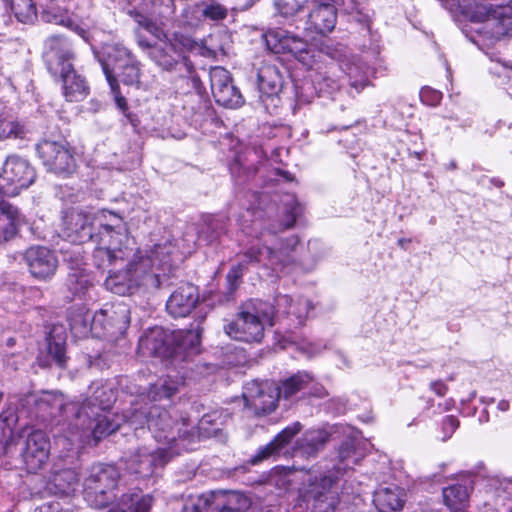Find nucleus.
Returning a JSON list of instances; mask_svg holds the SVG:
<instances>
[{
  "instance_id": "obj_1",
  "label": "nucleus",
  "mask_w": 512,
  "mask_h": 512,
  "mask_svg": "<svg viewBox=\"0 0 512 512\" xmlns=\"http://www.w3.org/2000/svg\"><path fill=\"white\" fill-rule=\"evenodd\" d=\"M62 233L72 243L95 244L93 257L98 267L125 263V269L110 273L105 280L106 288L118 295L159 288L155 269L169 265L174 252L168 241L149 250L132 247L122 218L108 210H69L63 216Z\"/></svg>"
},
{
  "instance_id": "obj_2",
  "label": "nucleus",
  "mask_w": 512,
  "mask_h": 512,
  "mask_svg": "<svg viewBox=\"0 0 512 512\" xmlns=\"http://www.w3.org/2000/svg\"><path fill=\"white\" fill-rule=\"evenodd\" d=\"M174 0H142L129 11L130 16L160 43L150 45L138 38V44L147 50L149 58L159 67L170 70L184 58V52L192 50L195 42L188 34L175 30Z\"/></svg>"
},
{
  "instance_id": "obj_3",
  "label": "nucleus",
  "mask_w": 512,
  "mask_h": 512,
  "mask_svg": "<svg viewBox=\"0 0 512 512\" xmlns=\"http://www.w3.org/2000/svg\"><path fill=\"white\" fill-rule=\"evenodd\" d=\"M472 42L492 45L512 36V1L438 0Z\"/></svg>"
},
{
  "instance_id": "obj_4",
  "label": "nucleus",
  "mask_w": 512,
  "mask_h": 512,
  "mask_svg": "<svg viewBox=\"0 0 512 512\" xmlns=\"http://www.w3.org/2000/svg\"><path fill=\"white\" fill-rule=\"evenodd\" d=\"M285 220L277 229H266L257 236L256 243L252 244L244 253L250 263H257L265 268L268 276L280 277L289 274L294 265V251L299 239L291 235L285 239H278L274 247L268 243L277 232L292 227L301 212L296 198L293 195L285 197Z\"/></svg>"
},
{
  "instance_id": "obj_5",
  "label": "nucleus",
  "mask_w": 512,
  "mask_h": 512,
  "mask_svg": "<svg viewBox=\"0 0 512 512\" xmlns=\"http://www.w3.org/2000/svg\"><path fill=\"white\" fill-rule=\"evenodd\" d=\"M122 419L135 430L143 428L146 424L157 442L166 444V448L179 449V453L182 450L193 449L192 444L197 438L194 426H190L184 420L176 424L175 430V422L171 414L156 404L145 403L142 406L139 403H133L123 413Z\"/></svg>"
},
{
  "instance_id": "obj_6",
  "label": "nucleus",
  "mask_w": 512,
  "mask_h": 512,
  "mask_svg": "<svg viewBox=\"0 0 512 512\" xmlns=\"http://www.w3.org/2000/svg\"><path fill=\"white\" fill-rule=\"evenodd\" d=\"M34 179V170L25 159L9 156L0 173V194L16 196L22 189L28 188ZM22 222L23 218L18 209L0 200V244L11 239Z\"/></svg>"
},
{
  "instance_id": "obj_7",
  "label": "nucleus",
  "mask_w": 512,
  "mask_h": 512,
  "mask_svg": "<svg viewBox=\"0 0 512 512\" xmlns=\"http://www.w3.org/2000/svg\"><path fill=\"white\" fill-rule=\"evenodd\" d=\"M111 403L112 395H108L103 387L97 388L92 398L82 404L76 415L75 426L81 431L75 435L72 433L75 437L72 441L84 443L90 436L99 440L119 429L120 417L108 411Z\"/></svg>"
},
{
  "instance_id": "obj_8",
  "label": "nucleus",
  "mask_w": 512,
  "mask_h": 512,
  "mask_svg": "<svg viewBox=\"0 0 512 512\" xmlns=\"http://www.w3.org/2000/svg\"><path fill=\"white\" fill-rule=\"evenodd\" d=\"M46 49L48 68L53 74L60 75L65 99L69 102L85 99L88 87L85 80L73 69V51L69 41L61 36H51L46 40Z\"/></svg>"
},
{
  "instance_id": "obj_9",
  "label": "nucleus",
  "mask_w": 512,
  "mask_h": 512,
  "mask_svg": "<svg viewBox=\"0 0 512 512\" xmlns=\"http://www.w3.org/2000/svg\"><path fill=\"white\" fill-rule=\"evenodd\" d=\"M200 334L199 326L170 333L155 326L140 341L155 356L185 360L188 356L199 353Z\"/></svg>"
},
{
  "instance_id": "obj_10",
  "label": "nucleus",
  "mask_w": 512,
  "mask_h": 512,
  "mask_svg": "<svg viewBox=\"0 0 512 512\" xmlns=\"http://www.w3.org/2000/svg\"><path fill=\"white\" fill-rule=\"evenodd\" d=\"M119 480L120 473L113 465L98 464L91 467L83 484L85 501L95 508L113 503L119 491Z\"/></svg>"
},
{
  "instance_id": "obj_11",
  "label": "nucleus",
  "mask_w": 512,
  "mask_h": 512,
  "mask_svg": "<svg viewBox=\"0 0 512 512\" xmlns=\"http://www.w3.org/2000/svg\"><path fill=\"white\" fill-rule=\"evenodd\" d=\"M263 39L271 52L289 53L307 68H312L320 54H325V46L317 52L305 40L282 28L269 30Z\"/></svg>"
},
{
  "instance_id": "obj_12",
  "label": "nucleus",
  "mask_w": 512,
  "mask_h": 512,
  "mask_svg": "<svg viewBox=\"0 0 512 512\" xmlns=\"http://www.w3.org/2000/svg\"><path fill=\"white\" fill-rule=\"evenodd\" d=\"M105 77L114 96V101L118 108L125 112L126 99L120 94L115 71L124 63L131 62L132 53L122 44H106L103 46L101 54L98 56Z\"/></svg>"
},
{
  "instance_id": "obj_13",
  "label": "nucleus",
  "mask_w": 512,
  "mask_h": 512,
  "mask_svg": "<svg viewBox=\"0 0 512 512\" xmlns=\"http://www.w3.org/2000/svg\"><path fill=\"white\" fill-rule=\"evenodd\" d=\"M178 454H180L179 449L172 447H160L156 450L141 447L127 460V469L141 478H147L156 474L158 469L163 468L172 457Z\"/></svg>"
},
{
  "instance_id": "obj_14",
  "label": "nucleus",
  "mask_w": 512,
  "mask_h": 512,
  "mask_svg": "<svg viewBox=\"0 0 512 512\" xmlns=\"http://www.w3.org/2000/svg\"><path fill=\"white\" fill-rule=\"evenodd\" d=\"M325 54L339 62L340 69L345 73L350 86L357 93L370 84L369 78L372 75V69L361 58L349 55L342 46L336 48L325 46Z\"/></svg>"
},
{
  "instance_id": "obj_15",
  "label": "nucleus",
  "mask_w": 512,
  "mask_h": 512,
  "mask_svg": "<svg viewBox=\"0 0 512 512\" xmlns=\"http://www.w3.org/2000/svg\"><path fill=\"white\" fill-rule=\"evenodd\" d=\"M36 150L44 166L54 173L70 174L76 168L73 151L66 141L43 140Z\"/></svg>"
},
{
  "instance_id": "obj_16",
  "label": "nucleus",
  "mask_w": 512,
  "mask_h": 512,
  "mask_svg": "<svg viewBox=\"0 0 512 512\" xmlns=\"http://www.w3.org/2000/svg\"><path fill=\"white\" fill-rule=\"evenodd\" d=\"M277 390V385L271 381L247 383L243 392L245 407L255 415L271 413L279 400Z\"/></svg>"
},
{
  "instance_id": "obj_17",
  "label": "nucleus",
  "mask_w": 512,
  "mask_h": 512,
  "mask_svg": "<svg viewBox=\"0 0 512 512\" xmlns=\"http://www.w3.org/2000/svg\"><path fill=\"white\" fill-rule=\"evenodd\" d=\"M209 77L211 91L218 104L228 108H238L244 103L243 96L234 86L228 70L220 66L212 67Z\"/></svg>"
},
{
  "instance_id": "obj_18",
  "label": "nucleus",
  "mask_w": 512,
  "mask_h": 512,
  "mask_svg": "<svg viewBox=\"0 0 512 512\" xmlns=\"http://www.w3.org/2000/svg\"><path fill=\"white\" fill-rule=\"evenodd\" d=\"M50 453V441L41 430H32L27 434L22 459L28 472L35 473L46 464Z\"/></svg>"
},
{
  "instance_id": "obj_19",
  "label": "nucleus",
  "mask_w": 512,
  "mask_h": 512,
  "mask_svg": "<svg viewBox=\"0 0 512 512\" xmlns=\"http://www.w3.org/2000/svg\"><path fill=\"white\" fill-rule=\"evenodd\" d=\"M47 329L49 331L46 338V356L39 357L40 365L43 367H49L52 364H55L58 367L63 368L67 363V326L64 324V322H55Z\"/></svg>"
},
{
  "instance_id": "obj_20",
  "label": "nucleus",
  "mask_w": 512,
  "mask_h": 512,
  "mask_svg": "<svg viewBox=\"0 0 512 512\" xmlns=\"http://www.w3.org/2000/svg\"><path fill=\"white\" fill-rule=\"evenodd\" d=\"M333 481L330 477H323L319 481L309 484L305 492L306 501L311 504L313 512H333L338 497L336 492L331 490Z\"/></svg>"
},
{
  "instance_id": "obj_21",
  "label": "nucleus",
  "mask_w": 512,
  "mask_h": 512,
  "mask_svg": "<svg viewBox=\"0 0 512 512\" xmlns=\"http://www.w3.org/2000/svg\"><path fill=\"white\" fill-rule=\"evenodd\" d=\"M24 258L31 274L39 279L51 277L58 265L55 255L46 247H30L26 251Z\"/></svg>"
},
{
  "instance_id": "obj_22",
  "label": "nucleus",
  "mask_w": 512,
  "mask_h": 512,
  "mask_svg": "<svg viewBox=\"0 0 512 512\" xmlns=\"http://www.w3.org/2000/svg\"><path fill=\"white\" fill-rule=\"evenodd\" d=\"M197 301V287L190 283H184L172 293L167 301L166 309L174 318H185L193 310Z\"/></svg>"
},
{
  "instance_id": "obj_23",
  "label": "nucleus",
  "mask_w": 512,
  "mask_h": 512,
  "mask_svg": "<svg viewBox=\"0 0 512 512\" xmlns=\"http://www.w3.org/2000/svg\"><path fill=\"white\" fill-rule=\"evenodd\" d=\"M319 4L315 7L308 17V30H315L317 33L325 34L331 32L336 24V10L335 6L329 1H318Z\"/></svg>"
},
{
  "instance_id": "obj_24",
  "label": "nucleus",
  "mask_w": 512,
  "mask_h": 512,
  "mask_svg": "<svg viewBox=\"0 0 512 512\" xmlns=\"http://www.w3.org/2000/svg\"><path fill=\"white\" fill-rule=\"evenodd\" d=\"M212 509L218 512H246L251 500L239 491H218L213 493Z\"/></svg>"
},
{
  "instance_id": "obj_25",
  "label": "nucleus",
  "mask_w": 512,
  "mask_h": 512,
  "mask_svg": "<svg viewBox=\"0 0 512 512\" xmlns=\"http://www.w3.org/2000/svg\"><path fill=\"white\" fill-rule=\"evenodd\" d=\"M153 497L143 494L139 489L122 493L116 506L108 512H150Z\"/></svg>"
},
{
  "instance_id": "obj_26",
  "label": "nucleus",
  "mask_w": 512,
  "mask_h": 512,
  "mask_svg": "<svg viewBox=\"0 0 512 512\" xmlns=\"http://www.w3.org/2000/svg\"><path fill=\"white\" fill-rule=\"evenodd\" d=\"M224 330L237 341L259 342L264 335L263 322H228Z\"/></svg>"
},
{
  "instance_id": "obj_27",
  "label": "nucleus",
  "mask_w": 512,
  "mask_h": 512,
  "mask_svg": "<svg viewBox=\"0 0 512 512\" xmlns=\"http://www.w3.org/2000/svg\"><path fill=\"white\" fill-rule=\"evenodd\" d=\"M301 427L299 422H295L284 428L271 442L258 450L257 454L253 457L252 463L256 464L277 454L284 445L289 443L290 440L300 432Z\"/></svg>"
},
{
  "instance_id": "obj_28",
  "label": "nucleus",
  "mask_w": 512,
  "mask_h": 512,
  "mask_svg": "<svg viewBox=\"0 0 512 512\" xmlns=\"http://www.w3.org/2000/svg\"><path fill=\"white\" fill-rule=\"evenodd\" d=\"M42 18L45 22L65 26L71 29L76 34H78L83 40L89 41L90 39V34L88 33V31L82 25L75 23L70 18L66 9H63L54 3H51L46 6V8L43 11Z\"/></svg>"
},
{
  "instance_id": "obj_29",
  "label": "nucleus",
  "mask_w": 512,
  "mask_h": 512,
  "mask_svg": "<svg viewBox=\"0 0 512 512\" xmlns=\"http://www.w3.org/2000/svg\"><path fill=\"white\" fill-rule=\"evenodd\" d=\"M373 502L379 512H396L404 505V493L396 486L382 487L374 493Z\"/></svg>"
},
{
  "instance_id": "obj_30",
  "label": "nucleus",
  "mask_w": 512,
  "mask_h": 512,
  "mask_svg": "<svg viewBox=\"0 0 512 512\" xmlns=\"http://www.w3.org/2000/svg\"><path fill=\"white\" fill-rule=\"evenodd\" d=\"M140 63L135 57H132V61L124 63L115 71V77L121 78L122 82L126 85H135L138 89L149 90L155 83V77L151 76L146 79L145 76L140 72Z\"/></svg>"
},
{
  "instance_id": "obj_31",
  "label": "nucleus",
  "mask_w": 512,
  "mask_h": 512,
  "mask_svg": "<svg viewBox=\"0 0 512 512\" xmlns=\"http://www.w3.org/2000/svg\"><path fill=\"white\" fill-rule=\"evenodd\" d=\"M329 433L325 430H309L297 441L295 453L301 456H315L329 440Z\"/></svg>"
},
{
  "instance_id": "obj_32",
  "label": "nucleus",
  "mask_w": 512,
  "mask_h": 512,
  "mask_svg": "<svg viewBox=\"0 0 512 512\" xmlns=\"http://www.w3.org/2000/svg\"><path fill=\"white\" fill-rule=\"evenodd\" d=\"M471 489L467 484H454L444 488L443 498L446 506L452 512H464Z\"/></svg>"
},
{
  "instance_id": "obj_33",
  "label": "nucleus",
  "mask_w": 512,
  "mask_h": 512,
  "mask_svg": "<svg viewBox=\"0 0 512 512\" xmlns=\"http://www.w3.org/2000/svg\"><path fill=\"white\" fill-rule=\"evenodd\" d=\"M18 417L13 409L4 410L0 414V457L3 456L9 446L15 440V426Z\"/></svg>"
},
{
  "instance_id": "obj_34",
  "label": "nucleus",
  "mask_w": 512,
  "mask_h": 512,
  "mask_svg": "<svg viewBox=\"0 0 512 512\" xmlns=\"http://www.w3.org/2000/svg\"><path fill=\"white\" fill-rule=\"evenodd\" d=\"M242 320H273L274 307L262 300H249L239 310Z\"/></svg>"
},
{
  "instance_id": "obj_35",
  "label": "nucleus",
  "mask_w": 512,
  "mask_h": 512,
  "mask_svg": "<svg viewBox=\"0 0 512 512\" xmlns=\"http://www.w3.org/2000/svg\"><path fill=\"white\" fill-rule=\"evenodd\" d=\"M258 87L262 94L273 96L282 87V77L275 66H263L258 71Z\"/></svg>"
},
{
  "instance_id": "obj_36",
  "label": "nucleus",
  "mask_w": 512,
  "mask_h": 512,
  "mask_svg": "<svg viewBox=\"0 0 512 512\" xmlns=\"http://www.w3.org/2000/svg\"><path fill=\"white\" fill-rule=\"evenodd\" d=\"M181 382L167 376L150 385L147 398L152 402L170 399L179 391Z\"/></svg>"
},
{
  "instance_id": "obj_37",
  "label": "nucleus",
  "mask_w": 512,
  "mask_h": 512,
  "mask_svg": "<svg viewBox=\"0 0 512 512\" xmlns=\"http://www.w3.org/2000/svg\"><path fill=\"white\" fill-rule=\"evenodd\" d=\"M311 381V375L306 372H298L283 380L281 385H277V394H279V398L289 399L305 389Z\"/></svg>"
},
{
  "instance_id": "obj_38",
  "label": "nucleus",
  "mask_w": 512,
  "mask_h": 512,
  "mask_svg": "<svg viewBox=\"0 0 512 512\" xmlns=\"http://www.w3.org/2000/svg\"><path fill=\"white\" fill-rule=\"evenodd\" d=\"M7 4L19 22L33 23L37 19V9L33 0H7Z\"/></svg>"
},
{
  "instance_id": "obj_39",
  "label": "nucleus",
  "mask_w": 512,
  "mask_h": 512,
  "mask_svg": "<svg viewBox=\"0 0 512 512\" xmlns=\"http://www.w3.org/2000/svg\"><path fill=\"white\" fill-rule=\"evenodd\" d=\"M202 16V7L199 4H187L182 10L180 16L175 17V30L177 28L190 31L195 27Z\"/></svg>"
},
{
  "instance_id": "obj_40",
  "label": "nucleus",
  "mask_w": 512,
  "mask_h": 512,
  "mask_svg": "<svg viewBox=\"0 0 512 512\" xmlns=\"http://www.w3.org/2000/svg\"><path fill=\"white\" fill-rule=\"evenodd\" d=\"M25 133L26 128L22 123L5 113L0 114V141L10 137H23Z\"/></svg>"
},
{
  "instance_id": "obj_41",
  "label": "nucleus",
  "mask_w": 512,
  "mask_h": 512,
  "mask_svg": "<svg viewBox=\"0 0 512 512\" xmlns=\"http://www.w3.org/2000/svg\"><path fill=\"white\" fill-rule=\"evenodd\" d=\"M53 481L60 493L68 495L75 490L78 477L73 470H63L54 476Z\"/></svg>"
},
{
  "instance_id": "obj_42",
  "label": "nucleus",
  "mask_w": 512,
  "mask_h": 512,
  "mask_svg": "<svg viewBox=\"0 0 512 512\" xmlns=\"http://www.w3.org/2000/svg\"><path fill=\"white\" fill-rule=\"evenodd\" d=\"M243 275V267L241 264L233 266L226 276V280L228 283V291L224 295V299L220 300V302L230 301L232 298L233 292L237 289L239 285V280Z\"/></svg>"
},
{
  "instance_id": "obj_43",
  "label": "nucleus",
  "mask_w": 512,
  "mask_h": 512,
  "mask_svg": "<svg viewBox=\"0 0 512 512\" xmlns=\"http://www.w3.org/2000/svg\"><path fill=\"white\" fill-rule=\"evenodd\" d=\"M202 16L216 21L223 20L227 16V9L219 3L211 2L202 8Z\"/></svg>"
},
{
  "instance_id": "obj_44",
  "label": "nucleus",
  "mask_w": 512,
  "mask_h": 512,
  "mask_svg": "<svg viewBox=\"0 0 512 512\" xmlns=\"http://www.w3.org/2000/svg\"><path fill=\"white\" fill-rule=\"evenodd\" d=\"M68 324L75 338H85L92 332L94 324H102V322H68Z\"/></svg>"
},
{
  "instance_id": "obj_45",
  "label": "nucleus",
  "mask_w": 512,
  "mask_h": 512,
  "mask_svg": "<svg viewBox=\"0 0 512 512\" xmlns=\"http://www.w3.org/2000/svg\"><path fill=\"white\" fill-rule=\"evenodd\" d=\"M422 103L428 106H437L442 100V93L431 87H423L420 90Z\"/></svg>"
},
{
  "instance_id": "obj_46",
  "label": "nucleus",
  "mask_w": 512,
  "mask_h": 512,
  "mask_svg": "<svg viewBox=\"0 0 512 512\" xmlns=\"http://www.w3.org/2000/svg\"><path fill=\"white\" fill-rule=\"evenodd\" d=\"M276 6L279 12L284 16L294 15L302 9V6L297 0H277Z\"/></svg>"
},
{
  "instance_id": "obj_47",
  "label": "nucleus",
  "mask_w": 512,
  "mask_h": 512,
  "mask_svg": "<svg viewBox=\"0 0 512 512\" xmlns=\"http://www.w3.org/2000/svg\"><path fill=\"white\" fill-rule=\"evenodd\" d=\"M208 498L199 497L187 502L182 512H207Z\"/></svg>"
},
{
  "instance_id": "obj_48",
  "label": "nucleus",
  "mask_w": 512,
  "mask_h": 512,
  "mask_svg": "<svg viewBox=\"0 0 512 512\" xmlns=\"http://www.w3.org/2000/svg\"><path fill=\"white\" fill-rule=\"evenodd\" d=\"M458 427H459V421L455 416H453V415L446 416L442 422V428L445 433L443 440H447L448 438H450Z\"/></svg>"
},
{
  "instance_id": "obj_49",
  "label": "nucleus",
  "mask_w": 512,
  "mask_h": 512,
  "mask_svg": "<svg viewBox=\"0 0 512 512\" xmlns=\"http://www.w3.org/2000/svg\"><path fill=\"white\" fill-rule=\"evenodd\" d=\"M339 87V82L331 79L330 77H325L323 81L319 83V90L321 92L332 93L333 91L339 89Z\"/></svg>"
},
{
  "instance_id": "obj_50",
  "label": "nucleus",
  "mask_w": 512,
  "mask_h": 512,
  "mask_svg": "<svg viewBox=\"0 0 512 512\" xmlns=\"http://www.w3.org/2000/svg\"><path fill=\"white\" fill-rule=\"evenodd\" d=\"M97 316H98L97 313L91 315L89 309L82 306L77 309L76 314H73L71 316V320H76L77 318H79L80 320H89L90 318H91V320H96Z\"/></svg>"
},
{
  "instance_id": "obj_51",
  "label": "nucleus",
  "mask_w": 512,
  "mask_h": 512,
  "mask_svg": "<svg viewBox=\"0 0 512 512\" xmlns=\"http://www.w3.org/2000/svg\"><path fill=\"white\" fill-rule=\"evenodd\" d=\"M431 388L439 396H444L447 392V386L441 381L433 382Z\"/></svg>"
},
{
  "instance_id": "obj_52",
  "label": "nucleus",
  "mask_w": 512,
  "mask_h": 512,
  "mask_svg": "<svg viewBox=\"0 0 512 512\" xmlns=\"http://www.w3.org/2000/svg\"><path fill=\"white\" fill-rule=\"evenodd\" d=\"M53 399V395L51 393H44L40 398L39 400L37 401V404L39 406H42L44 404H47L49 405L50 404V401ZM58 399L54 398V401H57Z\"/></svg>"
},
{
  "instance_id": "obj_53",
  "label": "nucleus",
  "mask_w": 512,
  "mask_h": 512,
  "mask_svg": "<svg viewBox=\"0 0 512 512\" xmlns=\"http://www.w3.org/2000/svg\"><path fill=\"white\" fill-rule=\"evenodd\" d=\"M117 311H115V314H122V318H126V320H129L130 316H127V313H129L127 306L125 304H118L115 306Z\"/></svg>"
},
{
  "instance_id": "obj_54",
  "label": "nucleus",
  "mask_w": 512,
  "mask_h": 512,
  "mask_svg": "<svg viewBox=\"0 0 512 512\" xmlns=\"http://www.w3.org/2000/svg\"><path fill=\"white\" fill-rule=\"evenodd\" d=\"M79 25H82L88 31V33L90 34V39H89V41H87V43H90V46H93V43H91V42L95 37L96 31L91 29V27L84 22L80 23ZM84 41L86 42V40H84Z\"/></svg>"
},
{
  "instance_id": "obj_55",
  "label": "nucleus",
  "mask_w": 512,
  "mask_h": 512,
  "mask_svg": "<svg viewBox=\"0 0 512 512\" xmlns=\"http://www.w3.org/2000/svg\"><path fill=\"white\" fill-rule=\"evenodd\" d=\"M218 236H213L211 238L207 237L204 233V231H201L198 235V242L201 243V242H206V243H210V242H213V240H215Z\"/></svg>"
},
{
  "instance_id": "obj_56",
  "label": "nucleus",
  "mask_w": 512,
  "mask_h": 512,
  "mask_svg": "<svg viewBox=\"0 0 512 512\" xmlns=\"http://www.w3.org/2000/svg\"><path fill=\"white\" fill-rule=\"evenodd\" d=\"M211 422H212V415H204L202 417V419L200 420V423H199L200 427L199 428L201 430H205L206 429L205 426L207 424L211 423Z\"/></svg>"
},
{
  "instance_id": "obj_57",
  "label": "nucleus",
  "mask_w": 512,
  "mask_h": 512,
  "mask_svg": "<svg viewBox=\"0 0 512 512\" xmlns=\"http://www.w3.org/2000/svg\"><path fill=\"white\" fill-rule=\"evenodd\" d=\"M509 407H510L509 402H508L507 400H504V399H503V400H500V401L498 402V404H497V408H498V410H499V411H501V412H506V411H508V410H509Z\"/></svg>"
},
{
  "instance_id": "obj_58",
  "label": "nucleus",
  "mask_w": 512,
  "mask_h": 512,
  "mask_svg": "<svg viewBox=\"0 0 512 512\" xmlns=\"http://www.w3.org/2000/svg\"><path fill=\"white\" fill-rule=\"evenodd\" d=\"M290 301H291V299H290V297H289V296H287V295H283V296L278 297V299H277V304L280 306V305H282L283 303H288V302H290Z\"/></svg>"
},
{
  "instance_id": "obj_59",
  "label": "nucleus",
  "mask_w": 512,
  "mask_h": 512,
  "mask_svg": "<svg viewBox=\"0 0 512 512\" xmlns=\"http://www.w3.org/2000/svg\"><path fill=\"white\" fill-rule=\"evenodd\" d=\"M284 343H293L296 341L295 337L292 335L283 336Z\"/></svg>"
},
{
  "instance_id": "obj_60",
  "label": "nucleus",
  "mask_w": 512,
  "mask_h": 512,
  "mask_svg": "<svg viewBox=\"0 0 512 512\" xmlns=\"http://www.w3.org/2000/svg\"><path fill=\"white\" fill-rule=\"evenodd\" d=\"M409 242H410V240H408V239H406V238H401V239H399V240H398V245H399L400 247H402V248H405V245H406L407 243H409Z\"/></svg>"
},
{
  "instance_id": "obj_61",
  "label": "nucleus",
  "mask_w": 512,
  "mask_h": 512,
  "mask_svg": "<svg viewBox=\"0 0 512 512\" xmlns=\"http://www.w3.org/2000/svg\"><path fill=\"white\" fill-rule=\"evenodd\" d=\"M100 314L105 317L112 318V316L108 315V309H102L100 310Z\"/></svg>"
},
{
  "instance_id": "obj_62",
  "label": "nucleus",
  "mask_w": 512,
  "mask_h": 512,
  "mask_svg": "<svg viewBox=\"0 0 512 512\" xmlns=\"http://www.w3.org/2000/svg\"><path fill=\"white\" fill-rule=\"evenodd\" d=\"M259 227H261V223L257 220L253 221V229L257 230Z\"/></svg>"
},
{
  "instance_id": "obj_63",
  "label": "nucleus",
  "mask_w": 512,
  "mask_h": 512,
  "mask_svg": "<svg viewBox=\"0 0 512 512\" xmlns=\"http://www.w3.org/2000/svg\"><path fill=\"white\" fill-rule=\"evenodd\" d=\"M348 452L346 453L343 449L340 450L339 455L341 459H345L347 457Z\"/></svg>"
},
{
  "instance_id": "obj_64",
  "label": "nucleus",
  "mask_w": 512,
  "mask_h": 512,
  "mask_svg": "<svg viewBox=\"0 0 512 512\" xmlns=\"http://www.w3.org/2000/svg\"><path fill=\"white\" fill-rule=\"evenodd\" d=\"M482 402H483V403H486V404H491V403H493V402H494V399H493V398H490L488 401H486V400L482 399Z\"/></svg>"
}]
</instances>
